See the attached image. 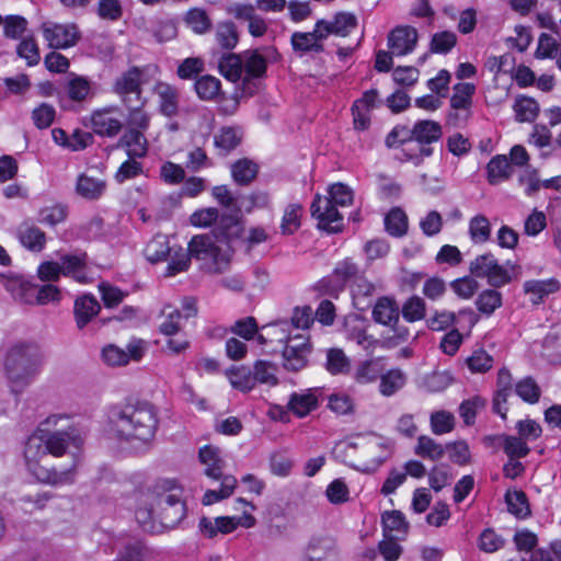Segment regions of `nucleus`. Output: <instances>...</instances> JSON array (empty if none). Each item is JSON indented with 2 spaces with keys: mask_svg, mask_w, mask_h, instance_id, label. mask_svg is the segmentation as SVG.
Instances as JSON below:
<instances>
[{
  "mask_svg": "<svg viewBox=\"0 0 561 561\" xmlns=\"http://www.w3.org/2000/svg\"><path fill=\"white\" fill-rule=\"evenodd\" d=\"M46 423L56 430H39L27 438L26 468L42 483H72L79 465L78 450L83 444L82 433L78 426L69 424L68 415H51Z\"/></svg>",
  "mask_w": 561,
  "mask_h": 561,
  "instance_id": "1",
  "label": "nucleus"
},
{
  "mask_svg": "<svg viewBox=\"0 0 561 561\" xmlns=\"http://www.w3.org/2000/svg\"><path fill=\"white\" fill-rule=\"evenodd\" d=\"M108 421L117 439L139 446H149L159 426L158 410L146 400L129 399L113 405Z\"/></svg>",
  "mask_w": 561,
  "mask_h": 561,
  "instance_id": "2",
  "label": "nucleus"
},
{
  "mask_svg": "<svg viewBox=\"0 0 561 561\" xmlns=\"http://www.w3.org/2000/svg\"><path fill=\"white\" fill-rule=\"evenodd\" d=\"M43 353L32 342H18L7 352L3 368L11 392L21 394L38 376Z\"/></svg>",
  "mask_w": 561,
  "mask_h": 561,
  "instance_id": "3",
  "label": "nucleus"
},
{
  "mask_svg": "<svg viewBox=\"0 0 561 561\" xmlns=\"http://www.w3.org/2000/svg\"><path fill=\"white\" fill-rule=\"evenodd\" d=\"M182 491L173 481H164L154 490L149 514L158 517L163 527L173 528L186 515L185 503L181 500Z\"/></svg>",
  "mask_w": 561,
  "mask_h": 561,
  "instance_id": "4",
  "label": "nucleus"
},
{
  "mask_svg": "<svg viewBox=\"0 0 561 561\" xmlns=\"http://www.w3.org/2000/svg\"><path fill=\"white\" fill-rule=\"evenodd\" d=\"M237 241L238 240H220L215 233L214 228L210 233L194 236L188 242L187 251L192 257L204 262L203 268L207 272L220 274L228 266L229 259L221 252L216 243H226L228 247L232 248L233 243Z\"/></svg>",
  "mask_w": 561,
  "mask_h": 561,
  "instance_id": "5",
  "label": "nucleus"
},
{
  "mask_svg": "<svg viewBox=\"0 0 561 561\" xmlns=\"http://www.w3.org/2000/svg\"><path fill=\"white\" fill-rule=\"evenodd\" d=\"M211 195L225 207L220 219L215 227V233L220 240H240L244 231L241 208L237 205L236 198L226 185L213 187Z\"/></svg>",
  "mask_w": 561,
  "mask_h": 561,
  "instance_id": "6",
  "label": "nucleus"
},
{
  "mask_svg": "<svg viewBox=\"0 0 561 561\" xmlns=\"http://www.w3.org/2000/svg\"><path fill=\"white\" fill-rule=\"evenodd\" d=\"M471 275L486 278L488 284L494 288L502 287L512 280L510 271L500 265L492 253L477 256L469 265Z\"/></svg>",
  "mask_w": 561,
  "mask_h": 561,
  "instance_id": "7",
  "label": "nucleus"
},
{
  "mask_svg": "<svg viewBox=\"0 0 561 561\" xmlns=\"http://www.w3.org/2000/svg\"><path fill=\"white\" fill-rule=\"evenodd\" d=\"M279 342H284L282 351L283 367L287 371L297 373L308 365V357L311 354L312 347L308 342V337L297 334L295 336L286 335L284 339L279 337Z\"/></svg>",
  "mask_w": 561,
  "mask_h": 561,
  "instance_id": "8",
  "label": "nucleus"
},
{
  "mask_svg": "<svg viewBox=\"0 0 561 561\" xmlns=\"http://www.w3.org/2000/svg\"><path fill=\"white\" fill-rule=\"evenodd\" d=\"M442 126L434 121L423 119L414 124L411 128V141L414 140L420 145L419 154H410V159H419L417 163L425 157L433 154L432 142H436L442 138Z\"/></svg>",
  "mask_w": 561,
  "mask_h": 561,
  "instance_id": "9",
  "label": "nucleus"
},
{
  "mask_svg": "<svg viewBox=\"0 0 561 561\" xmlns=\"http://www.w3.org/2000/svg\"><path fill=\"white\" fill-rule=\"evenodd\" d=\"M311 215L318 220V227L328 232H339L343 229V216L332 204V199H322L316 195L311 206Z\"/></svg>",
  "mask_w": 561,
  "mask_h": 561,
  "instance_id": "10",
  "label": "nucleus"
},
{
  "mask_svg": "<svg viewBox=\"0 0 561 561\" xmlns=\"http://www.w3.org/2000/svg\"><path fill=\"white\" fill-rule=\"evenodd\" d=\"M43 36L48 46L54 49L72 47L80 38V33L75 24H58L44 22L42 24Z\"/></svg>",
  "mask_w": 561,
  "mask_h": 561,
  "instance_id": "11",
  "label": "nucleus"
},
{
  "mask_svg": "<svg viewBox=\"0 0 561 561\" xmlns=\"http://www.w3.org/2000/svg\"><path fill=\"white\" fill-rule=\"evenodd\" d=\"M360 271L358 265L351 259H345L336 264L333 270L332 278H323L318 283V288L332 295L339 290L344 289L348 282H355L359 278Z\"/></svg>",
  "mask_w": 561,
  "mask_h": 561,
  "instance_id": "12",
  "label": "nucleus"
},
{
  "mask_svg": "<svg viewBox=\"0 0 561 561\" xmlns=\"http://www.w3.org/2000/svg\"><path fill=\"white\" fill-rule=\"evenodd\" d=\"M322 22L317 21L312 32L293 33L290 38L293 49L300 54L322 53L324 50L322 41L327 38V33H324L327 30L322 28Z\"/></svg>",
  "mask_w": 561,
  "mask_h": 561,
  "instance_id": "13",
  "label": "nucleus"
},
{
  "mask_svg": "<svg viewBox=\"0 0 561 561\" xmlns=\"http://www.w3.org/2000/svg\"><path fill=\"white\" fill-rule=\"evenodd\" d=\"M417 31L412 26H397L388 35L391 54L403 56L412 53L417 43Z\"/></svg>",
  "mask_w": 561,
  "mask_h": 561,
  "instance_id": "14",
  "label": "nucleus"
},
{
  "mask_svg": "<svg viewBox=\"0 0 561 561\" xmlns=\"http://www.w3.org/2000/svg\"><path fill=\"white\" fill-rule=\"evenodd\" d=\"M142 71L138 67H131L123 72L114 83V92L122 96L125 104L130 102V94H135L139 102L141 95Z\"/></svg>",
  "mask_w": 561,
  "mask_h": 561,
  "instance_id": "15",
  "label": "nucleus"
},
{
  "mask_svg": "<svg viewBox=\"0 0 561 561\" xmlns=\"http://www.w3.org/2000/svg\"><path fill=\"white\" fill-rule=\"evenodd\" d=\"M304 556L323 561H335L339 556L336 540L329 535L313 536L306 546Z\"/></svg>",
  "mask_w": 561,
  "mask_h": 561,
  "instance_id": "16",
  "label": "nucleus"
},
{
  "mask_svg": "<svg viewBox=\"0 0 561 561\" xmlns=\"http://www.w3.org/2000/svg\"><path fill=\"white\" fill-rule=\"evenodd\" d=\"M198 459L205 466L204 473L213 480H222L228 474L224 473L226 462L221 457V450L213 445H205L198 451Z\"/></svg>",
  "mask_w": 561,
  "mask_h": 561,
  "instance_id": "17",
  "label": "nucleus"
},
{
  "mask_svg": "<svg viewBox=\"0 0 561 561\" xmlns=\"http://www.w3.org/2000/svg\"><path fill=\"white\" fill-rule=\"evenodd\" d=\"M118 148H126V153L130 159L142 158L148 151V141L142 131L135 128H128L119 138Z\"/></svg>",
  "mask_w": 561,
  "mask_h": 561,
  "instance_id": "18",
  "label": "nucleus"
},
{
  "mask_svg": "<svg viewBox=\"0 0 561 561\" xmlns=\"http://www.w3.org/2000/svg\"><path fill=\"white\" fill-rule=\"evenodd\" d=\"M371 316L375 322L390 327L399 322L400 307L394 299L386 296L380 297L374 305Z\"/></svg>",
  "mask_w": 561,
  "mask_h": 561,
  "instance_id": "19",
  "label": "nucleus"
},
{
  "mask_svg": "<svg viewBox=\"0 0 561 561\" xmlns=\"http://www.w3.org/2000/svg\"><path fill=\"white\" fill-rule=\"evenodd\" d=\"M229 13L238 20L249 22V32L252 36L260 37L265 34L267 25L262 16L255 13L251 4H236L229 9Z\"/></svg>",
  "mask_w": 561,
  "mask_h": 561,
  "instance_id": "20",
  "label": "nucleus"
},
{
  "mask_svg": "<svg viewBox=\"0 0 561 561\" xmlns=\"http://www.w3.org/2000/svg\"><path fill=\"white\" fill-rule=\"evenodd\" d=\"M87 253L66 254L60 257L61 272L65 276H71L77 282L88 283L89 277L85 274Z\"/></svg>",
  "mask_w": 561,
  "mask_h": 561,
  "instance_id": "21",
  "label": "nucleus"
},
{
  "mask_svg": "<svg viewBox=\"0 0 561 561\" xmlns=\"http://www.w3.org/2000/svg\"><path fill=\"white\" fill-rule=\"evenodd\" d=\"M560 289V283L556 278L543 280H527L524 283V293L530 296L534 305H539L546 297L557 293Z\"/></svg>",
  "mask_w": 561,
  "mask_h": 561,
  "instance_id": "22",
  "label": "nucleus"
},
{
  "mask_svg": "<svg viewBox=\"0 0 561 561\" xmlns=\"http://www.w3.org/2000/svg\"><path fill=\"white\" fill-rule=\"evenodd\" d=\"M92 129L100 136L114 137L122 129V123L111 116L107 110L95 111L91 116Z\"/></svg>",
  "mask_w": 561,
  "mask_h": 561,
  "instance_id": "23",
  "label": "nucleus"
},
{
  "mask_svg": "<svg viewBox=\"0 0 561 561\" xmlns=\"http://www.w3.org/2000/svg\"><path fill=\"white\" fill-rule=\"evenodd\" d=\"M101 310L98 300L90 295H84L75 301V317L77 327L83 329Z\"/></svg>",
  "mask_w": 561,
  "mask_h": 561,
  "instance_id": "24",
  "label": "nucleus"
},
{
  "mask_svg": "<svg viewBox=\"0 0 561 561\" xmlns=\"http://www.w3.org/2000/svg\"><path fill=\"white\" fill-rule=\"evenodd\" d=\"M318 22L323 23L321 26L327 30V37L330 34L345 37L356 27L357 24L356 16L347 12L336 13L332 22L323 19L318 20Z\"/></svg>",
  "mask_w": 561,
  "mask_h": 561,
  "instance_id": "25",
  "label": "nucleus"
},
{
  "mask_svg": "<svg viewBox=\"0 0 561 561\" xmlns=\"http://www.w3.org/2000/svg\"><path fill=\"white\" fill-rule=\"evenodd\" d=\"M18 238L23 247L33 252H41L46 244L45 232L34 225H21L18 230Z\"/></svg>",
  "mask_w": 561,
  "mask_h": 561,
  "instance_id": "26",
  "label": "nucleus"
},
{
  "mask_svg": "<svg viewBox=\"0 0 561 561\" xmlns=\"http://www.w3.org/2000/svg\"><path fill=\"white\" fill-rule=\"evenodd\" d=\"M375 286L363 275L352 285L353 305L356 309L364 311L371 306Z\"/></svg>",
  "mask_w": 561,
  "mask_h": 561,
  "instance_id": "27",
  "label": "nucleus"
},
{
  "mask_svg": "<svg viewBox=\"0 0 561 561\" xmlns=\"http://www.w3.org/2000/svg\"><path fill=\"white\" fill-rule=\"evenodd\" d=\"M173 248L169 245L168 237L164 234H157L148 242L145 248L144 254L146 259L152 263L163 262L171 255Z\"/></svg>",
  "mask_w": 561,
  "mask_h": 561,
  "instance_id": "28",
  "label": "nucleus"
},
{
  "mask_svg": "<svg viewBox=\"0 0 561 561\" xmlns=\"http://www.w3.org/2000/svg\"><path fill=\"white\" fill-rule=\"evenodd\" d=\"M156 90L160 99V112L168 117L175 116L179 111L178 90L168 83H159Z\"/></svg>",
  "mask_w": 561,
  "mask_h": 561,
  "instance_id": "29",
  "label": "nucleus"
},
{
  "mask_svg": "<svg viewBox=\"0 0 561 561\" xmlns=\"http://www.w3.org/2000/svg\"><path fill=\"white\" fill-rule=\"evenodd\" d=\"M226 375L231 386L240 391L248 392L256 386L253 369L247 366H232Z\"/></svg>",
  "mask_w": 561,
  "mask_h": 561,
  "instance_id": "30",
  "label": "nucleus"
},
{
  "mask_svg": "<svg viewBox=\"0 0 561 561\" xmlns=\"http://www.w3.org/2000/svg\"><path fill=\"white\" fill-rule=\"evenodd\" d=\"M318 398L312 390L304 393H293L288 401V409L299 417H304L317 409Z\"/></svg>",
  "mask_w": 561,
  "mask_h": 561,
  "instance_id": "31",
  "label": "nucleus"
},
{
  "mask_svg": "<svg viewBox=\"0 0 561 561\" xmlns=\"http://www.w3.org/2000/svg\"><path fill=\"white\" fill-rule=\"evenodd\" d=\"M485 440H488L490 444L495 440L503 442L504 451L511 459L524 458L530 451L526 442H524L520 437L497 435L485 437Z\"/></svg>",
  "mask_w": 561,
  "mask_h": 561,
  "instance_id": "32",
  "label": "nucleus"
},
{
  "mask_svg": "<svg viewBox=\"0 0 561 561\" xmlns=\"http://www.w3.org/2000/svg\"><path fill=\"white\" fill-rule=\"evenodd\" d=\"M488 181L492 185H496L502 181L510 179L512 174V165L506 156L493 157L486 165Z\"/></svg>",
  "mask_w": 561,
  "mask_h": 561,
  "instance_id": "33",
  "label": "nucleus"
},
{
  "mask_svg": "<svg viewBox=\"0 0 561 561\" xmlns=\"http://www.w3.org/2000/svg\"><path fill=\"white\" fill-rule=\"evenodd\" d=\"M244 70L245 77L243 79V85L250 83L253 78H261L266 71V60L256 50L247 51L244 54Z\"/></svg>",
  "mask_w": 561,
  "mask_h": 561,
  "instance_id": "34",
  "label": "nucleus"
},
{
  "mask_svg": "<svg viewBox=\"0 0 561 561\" xmlns=\"http://www.w3.org/2000/svg\"><path fill=\"white\" fill-rule=\"evenodd\" d=\"M386 231L392 237H403L408 231V217L405 213L399 208H392L385 217Z\"/></svg>",
  "mask_w": 561,
  "mask_h": 561,
  "instance_id": "35",
  "label": "nucleus"
},
{
  "mask_svg": "<svg viewBox=\"0 0 561 561\" xmlns=\"http://www.w3.org/2000/svg\"><path fill=\"white\" fill-rule=\"evenodd\" d=\"M476 87L472 83H458L454 87L450 106L454 111H470Z\"/></svg>",
  "mask_w": 561,
  "mask_h": 561,
  "instance_id": "36",
  "label": "nucleus"
},
{
  "mask_svg": "<svg viewBox=\"0 0 561 561\" xmlns=\"http://www.w3.org/2000/svg\"><path fill=\"white\" fill-rule=\"evenodd\" d=\"M220 81L210 75L199 77L194 84L197 96L203 101H213L220 93Z\"/></svg>",
  "mask_w": 561,
  "mask_h": 561,
  "instance_id": "37",
  "label": "nucleus"
},
{
  "mask_svg": "<svg viewBox=\"0 0 561 561\" xmlns=\"http://www.w3.org/2000/svg\"><path fill=\"white\" fill-rule=\"evenodd\" d=\"M156 557L152 548L142 542L126 546L117 556L116 561H151Z\"/></svg>",
  "mask_w": 561,
  "mask_h": 561,
  "instance_id": "38",
  "label": "nucleus"
},
{
  "mask_svg": "<svg viewBox=\"0 0 561 561\" xmlns=\"http://www.w3.org/2000/svg\"><path fill=\"white\" fill-rule=\"evenodd\" d=\"M445 451L446 445L443 446L435 442L433 438L425 435H422L417 438V444L414 449V453L417 456L428 458L434 461L443 458Z\"/></svg>",
  "mask_w": 561,
  "mask_h": 561,
  "instance_id": "39",
  "label": "nucleus"
},
{
  "mask_svg": "<svg viewBox=\"0 0 561 561\" xmlns=\"http://www.w3.org/2000/svg\"><path fill=\"white\" fill-rule=\"evenodd\" d=\"M220 481L219 490H207L203 496L204 505H211L221 500L228 499L237 486V479L233 476H227Z\"/></svg>",
  "mask_w": 561,
  "mask_h": 561,
  "instance_id": "40",
  "label": "nucleus"
},
{
  "mask_svg": "<svg viewBox=\"0 0 561 561\" xmlns=\"http://www.w3.org/2000/svg\"><path fill=\"white\" fill-rule=\"evenodd\" d=\"M405 380V375L400 369H391L380 375V393L385 397L394 394L404 386Z\"/></svg>",
  "mask_w": 561,
  "mask_h": 561,
  "instance_id": "41",
  "label": "nucleus"
},
{
  "mask_svg": "<svg viewBox=\"0 0 561 561\" xmlns=\"http://www.w3.org/2000/svg\"><path fill=\"white\" fill-rule=\"evenodd\" d=\"M220 73L230 81H238L243 71V61L236 54L224 55L219 61Z\"/></svg>",
  "mask_w": 561,
  "mask_h": 561,
  "instance_id": "42",
  "label": "nucleus"
},
{
  "mask_svg": "<svg viewBox=\"0 0 561 561\" xmlns=\"http://www.w3.org/2000/svg\"><path fill=\"white\" fill-rule=\"evenodd\" d=\"M505 501L508 512L515 515L517 518H525L530 514V508L525 492L517 490L507 491L505 494Z\"/></svg>",
  "mask_w": 561,
  "mask_h": 561,
  "instance_id": "43",
  "label": "nucleus"
},
{
  "mask_svg": "<svg viewBox=\"0 0 561 561\" xmlns=\"http://www.w3.org/2000/svg\"><path fill=\"white\" fill-rule=\"evenodd\" d=\"M513 107L518 122H534L539 113L537 101L528 96H518Z\"/></svg>",
  "mask_w": 561,
  "mask_h": 561,
  "instance_id": "44",
  "label": "nucleus"
},
{
  "mask_svg": "<svg viewBox=\"0 0 561 561\" xmlns=\"http://www.w3.org/2000/svg\"><path fill=\"white\" fill-rule=\"evenodd\" d=\"M216 41L224 49H232L239 41L237 27L233 22H220L216 26Z\"/></svg>",
  "mask_w": 561,
  "mask_h": 561,
  "instance_id": "45",
  "label": "nucleus"
},
{
  "mask_svg": "<svg viewBox=\"0 0 561 561\" xmlns=\"http://www.w3.org/2000/svg\"><path fill=\"white\" fill-rule=\"evenodd\" d=\"M105 188V182L84 174L80 175L77 182V193L88 199L99 198Z\"/></svg>",
  "mask_w": 561,
  "mask_h": 561,
  "instance_id": "46",
  "label": "nucleus"
},
{
  "mask_svg": "<svg viewBox=\"0 0 561 561\" xmlns=\"http://www.w3.org/2000/svg\"><path fill=\"white\" fill-rule=\"evenodd\" d=\"M402 317L408 322H416L423 320L426 314L425 301L419 296H412L404 301L400 308Z\"/></svg>",
  "mask_w": 561,
  "mask_h": 561,
  "instance_id": "47",
  "label": "nucleus"
},
{
  "mask_svg": "<svg viewBox=\"0 0 561 561\" xmlns=\"http://www.w3.org/2000/svg\"><path fill=\"white\" fill-rule=\"evenodd\" d=\"M276 373L277 366L272 362L259 359L253 365L255 383L276 386L278 383Z\"/></svg>",
  "mask_w": 561,
  "mask_h": 561,
  "instance_id": "48",
  "label": "nucleus"
},
{
  "mask_svg": "<svg viewBox=\"0 0 561 561\" xmlns=\"http://www.w3.org/2000/svg\"><path fill=\"white\" fill-rule=\"evenodd\" d=\"M516 394L525 402L537 403L541 396V390L536 380L528 376L520 379L515 386Z\"/></svg>",
  "mask_w": 561,
  "mask_h": 561,
  "instance_id": "49",
  "label": "nucleus"
},
{
  "mask_svg": "<svg viewBox=\"0 0 561 561\" xmlns=\"http://www.w3.org/2000/svg\"><path fill=\"white\" fill-rule=\"evenodd\" d=\"M231 173L238 184L247 185L255 178L257 167L251 160L241 159L232 164Z\"/></svg>",
  "mask_w": 561,
  "mask_h": 561,
  "instance_id": "50",
  "label": "nucleus"
},
{
  "mask_svg": "<svg viewBox=\"0 0 561 561\" xmlns=\"http://www.w3.org/2000/svg\"><path fill=\"white\" fill-rule=\"evenodd\" d=\"M325 367L332 375H339L348 373L351 364L341 348H331L327 353Z\"/></svg>",
  "mask_w": 561,
  "mask_h": 561,
  "instance_id": "51",
  "label": "nucleus"
},
{
  "mask_svg": "<svg viewBox=\"0 0 561 561\" xmlns=\"http://www.w3.org/2000/svg\"><path fill=\"white\" fill-rule=\"evenodd\" d=\"M476 305L480 312L490 316L501 307L502 295L495 289H485L478 296Z\"/></svg>",
  "mask_w": 561,
  "mask_h": 561,
  "instance_id": "52",
  "label": "nucleus"
},
{
  "mask_svg": "<svg viewBox=\"0 0 561 561\" xmlns=\"http://www.w3.org/2000/svg\"><path fill=\"white\" fill-rule=\"evenodd\" d=\"M240 136L232 127L222 128L219 134L215 135L214 144L221 154H227L233 150L240 142Z\"/></svg>",
  "mask_w": 561,
  "mask_h": 561,
  "instance_id": "53",
  "label": "nucleus"
},
{
  "mask_svg": "<svg viewBox=\"0 0 561 561\" xmlns=\"http://www.w3.org/2000/svg\"><path fill=\"white\" fill-rule=\"evenodd\" d=\"M173 254L171 255V261L167 266L165 276L171 277L176 275L178 273L184 272L190 267L191 264V254L187 250H184L182 247L172 250Z\"/></svg>",
  "mask_w": 561,
  "mask_h": 561,
  "instance_id": "54",
  "label": "nucleus"
},
{
  "mask_svg": "<svg viewBox=\"0 0 561 561\" xmlns=\"http://www.w3.org/2000/svg\"><path fill=\"white\" fill-rule=\"evenodd\" d=\"M186 24L197 34H204L211 27V21L203 9H191L185 15Z\"/></svg>",
  "mask_w": 561,
  "mask_h": 561,
  "instance_id": "55",
  "label": "nucleus"
},
{
  "mask_svg": "<svg viewBox=\"0 0 561 561\" xmlns=\"http://www.w3.org/2000/svg\"><path fill=\"white\" fill-rule=\"evenodd\" d=\"M90 82L83 77L75 76L67 83V95L71 101L82 102L90 94Z\"/></svg>",
  "mask_w": 561,
  "mask_h": 561,
  "instance_id": "56",
  "label": "nucleus"
},
{
  "mask_svg": "<svg viewBox=\"0 0 561 561\" xmlns=\"http://www.w3.org/2000/svg\"><path fill=\"white\" fill-rule=\"evenodd\" d=\"M322 199H332V204L336 206H347L353 203L354 192L346 184L337 182L329 187V196Z\"/></svg>",
  "mask_w": 561,
  "mask_h": 561,
  "instance_id": "57",
  "label": "nucleus"
},
{
  "mask_svg": "<svg viewBox=\"0 0 561 561\" xmlns=\"http://www.w3.org/2000/svg\"><path fill=\"white\" fill-rule=\"evenodd\" d=\"M470 237L474 242H485L490 238L491 226L489 219L483 215L474 216L469 224Z\"/></svg>",
  "mask_w": 561,
  "mask_h": 561,
  "instance_id": "58",
  "label": "nucleus"
},
{
  "mask_svg": "<svg viewBox=\"0 0 561 561\" xmlns=\"http://www.w3.org/2000/svg\"><path fill=\"white\" fill-rule=\"evenodd\" d=\"M301 206L290 204L285 209L280 229L285 234L294 233L300 227Z\"/></svg>",
  "mask_w": 561,
  "mask_h": 561,
  "instance_id": "59",
  "label": "nucleus"
},
{
  "mask_svg": "<svg viewBox=\"0 0 561 561\" xmlns=\"http://www.w3.org/2000/svg\"><path fill=\"white\" fill-rule=\"evenodd\" d=\"M164 316V320L159 325V331L168 336L174 335L180 331V319L182 318V312L178 309H171V307H165L162 310Z\"/></svg>",
  "mask_w": 561,
  "mask_h": 561,
  "instance_id": "60",
  "label": "nucleus"
},
{
  "mask_svg": "<svg viewBox=\"0 0 561 561\" xmlns=\"http://www.w3.org/2000/svg\"><path fill=\"white\" fill-rule=\"evenodd\" d=\"M455 417L446 411H437L431 415V427L434 434L442 435L454 430Z\"/></svg>",
  "mask_w": 561,
  "mask_h": 561,
  "instance_id": "61",
  "label": "nucleus"
},
{
  "mask_svg": "<svg viewBox=\"0 0 561 561\" xmlns=\"http://www.w3.org/2000/svg\"><path fill=\"white\" fill-rule=\"evenodd\" d=\"M220 216L221 214L217 208L208 207L194 211L190 217V221L195 227H209L213 224L216 227Z\"/></svg>",
  "mask_w": 561,
  "mask_h": 561,
  "instance_id": "62",
  "label": "nucleus"
},
{
  "mask_svg": "<svg viewBox=\"0 0 561 561\" xmlns=\"http://www.w3.org/2000/svg\"><path fill=\"white\" fill-rule=\"evenodd\" d=\"M19 57L24 58L28 66H35L39 62L41 56L34 37H26L16 47Z\"/></svg>",
  "mask_w": 561,
  "mask_h": 561,
  "instance_id": "63",
  "label": "nucleus"
},
{
  "mask_svg": "<svg viewBox=\"0 0 561 561\" xmlns=\"http://www.w3.org/2000/svg\"><path fill=\"white\" fill-rule=\"evenodd\" d=\"M457 43V36L453 32L444 31L433 35L431 51L436 54L448 53Z\"/></svg>",
  "mask_w": 561,
  "mask_h": 561,
  "instance_id": "64",
  "label": "nucleus"
}]
</instances>
